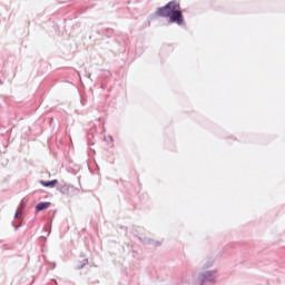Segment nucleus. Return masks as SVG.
I'll return each mask as SVG.
<instances>
[{
  "instance_id": "1",
  "label": "nucleus",
  "mask_w": 285,
  "mask_h": 285,
  "mask_svg": "<svg viewBox=\"0 0 285 285\" xmlns=\"http://www.w3.org/2000/svg\"><path fill=\"white\" fill-rule=\"evenodd\" d=\"M156 14L158 17H169L170 23H177L178 26H181V23H184L181 7L177 1H170L165 7L158 8Z\"/></svg>"
},
{
  "instance_id": "2",
  "label": "nucleus",
  "mask_w": 285,
  "mask_h": 285,
  "mask_svg": "<svg viewBox=\"0 0 285 285\" xmlns=\"http://www.w3.org/2000/svg\"><path fill=\"white\" fill-rule=\"evenodd\" d=\"M214 279L215 277H213V274L210 272L199 276V282L202 285H205L206 282H213Z\"/></svg>"
},
{
  "instance_id": "3",
  "label": "nucleus",
  "mask_w": 285,
  "mask_h": 285,
  "mask_svg": "<svg viewBox=\"0 0 285 285\" xmlns=\"http://www.w3.org/2000/svg\"><path fill=\"white\" fill-rule=\"evenodd\" d=\"M50 206H51L50 202L39 203L36 206V213H41V210H48V208H50Z\"/></svg>"
},
{
  "instance_id": "4",
  "label": "nucleus",
  "mask_w": 285,
  "mask_h": 285,
  "mask_svg": "<svg viewBox=\"0 0 285 285\" xmlns=\"http://www.w3.org/2000/svg\"><path fill=\"white\" fill-rule=\"evenodd\" d=\"M40 184L45 186V188H55V186H57L58 184V180L57 179L50 180V181L42 180L40 181Z\"/></svg>"
},
{
  "instance_id": "5",
  "label": "nucleus",
  "mask_w": 285,
  "mask_h": 285,
  "mask_svg": "<svg viewBox=\"0 0 285 285\" xmlns=\"http://www.w3.org/2000/svg\"><path fill=\"white\" fill-rule=\"evenodd\" d=\"M20 215H21V212H16L14 218H16V219L19 218Z\"/></svg>"
}]
</instances>
